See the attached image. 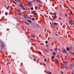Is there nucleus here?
Here are the masks:
<instances>
[{
    "instance_id": "nucleus-18",
    "label": "nucleus",
    "mask_w": 74,
    "mask_h": 74,
    "mask_svg": "<svg viewBox=\"0 0 74 74\" xmlns=\"http://www.w3.org/2000/svg\"><path fill=\"white\" fill-rule=\"evenodd\" d=\"M70 49L69 48H66V50L68 51H69L70 50Z\"/></svg>"
},
{
    "instance_id": "nucleus-9",
    "label": "nucleus",
    "mask_w": 74,
    "mask_h": 74,
    "mask_svg": "<svg viewBox=\"0 0 74 74\" xmlns=\"http://www.w3.org/2000/svg\"><path fill=\"white\" fill-rule=\"evenodd\" d=\"M27 22H29V23H32V21H31L29 19L27 20Z\"/></svg>"
},
{
    "instance_id": "nucleus-29",
    "label": "nucleus",
    "mask_w": 74,
    "mask_h": 74,
    "mask_svg": "<svg viewBox=\"0 0 74 74\" xmlns=\"http://www.w3.org/2000/svg\"><path fill=\"white\" fill-rule=\"evenodd\" d=\"M72 74H74V71H73L72 73Z\"/></svg>"
},
{
    "instance_id": "nucleus-2",
    "label": "nucleus",
    "mask_w": 74,
    "mask_h": 74,
    "mask_svg": "<svg viewBox=\"0 0 74 74\" xmlns=\"http://www.w3.org/2000/svg\"><path fill=\"white\" fill-rule=\"evenodd\" d=\"M69 69L71 70H73V65L71 64L69 66Z\"/></svg>"
},
{
    "instance_id": "nucleus-35",
    "label": "nucleus",
    "mask_w": 74,
    "mask_h": 74,
    "mask_svg": "<svg viewBox=\"0 0 74 74\" xmlns=\"http://www.w3.org/2000/svg\"><path fill=\"white\" fill-rule=\"evenodd\" d=\"M39 53H40V54H41V52H40V51H39Z\"/></svg>"
},
{
    "instance_id": "nucleus-8",
    "label": "nucleus",
    "mask_w": 74,
    "mask_h": 74,
    "mask_svg": "<svg viewBox=\"0 0 74 74\" xmlns=\"http://www.w3.org/2000/svg\"><path fill=\"white\" fill-rule=\"evenodd\" d=\"M31 37L32 38H36V36L34 35H31Z\"/></svg>"
},
{
    "instance_id": "nucleus-6",
    "label": "nucleus",
    "mask_w": 74,
    "mask_h": 74,
    "mask_svg": "<svg viewBox=\"0 0 74 74\" xmlns=\"http://www.w3.org/2000/svg\"><path fill=\"white\" fill-rule=\"evenodd\" d=\"M18 6H19V7H20L23 8H24V6H23L22 5H18Z\"/></svg>"
},
{
    "instance_id": "nucleus-16",
    "label": "nucleus",
    "mask_w": 74,
    "mask_h": 74,
    "mask_svg": "<svg viewBox=\"0 0 74 74\" xmlns=\"http://www.w3.org/2000/svg\"><path fill=\"white\" fill-rule=\"evenodd\" d=\"M64 66H66V65H63L62 66V67L63 68V69H64V68H65V67Z\"/></svg>"
},
{
    "instance_id": "nucleus-5",
    "label": "nucleus",
    "mask_w": 74,
    "mask_h": 74,
    "mask_svg": "<svg viewBox=\"0 0 74 74\" xmlns=\"http://www.w3.org/2000/svg\"><path fill=\"white\" fill-rule=\"evenodd\" d=\"M62 52L64 53H66V51L65 49H63L62 50Z\"/></svg>"
},
{
    "instance_id": "nucleus-34",
    "label": "nucleus",
    "mask_w": 74,
    "mask_h": 74,
    "mask_svg": "<svg viewBox=\"0 0 74 74\" xmlns=\"http://www.w3.org/2000/svg\"><path fill=\"white\" fill-rule=\"evenodd\" d=\"M18 12H20L21 11V10L19 9H18Z\"/></svg>"
},
{
    "instance_id": "nucleus-4",
    "label": "nucleus",
    "mask_w": 74,
    "mask_h": 74,
    "mask_svg": "<svg viewBox=\"0 0 74 74\" xmlns=\"http://www.w3.org/2000/svg\"><path fill=\"white\" fill-rule=\"evenodd\" d=\"M57 18V16H54L53 17V19H52V21H53V20H55V19H56Z\"/></svg>"
},
{
    "instance_id": "nucleus-38",
    "label": "nucleus",
    "mask_w": 74,
    "mask_h": 74,
    "mask_svg": "<svg viewBox=\"0 0 74 74\" xmlns=\"http://www.w3.org/2000/svg\"><path fill=\"white\" fill-rule=\"evenodd\" d=\"M61 73L62 74H63V71H61Z\"/></svg>"
},
{
    "instance_id": "nucleus-11",
    "label": "nucleus",
    "mask_w": 74,
    "mask_h": 74,
    "mask_svg": "<svg viewBox=\"0 0 74 74\" xmlns=\"http://www.w3.org/2000/svg\"><path fill=\"white\" fill-rule=\"evenodd\" d=\"M58 49V48H56L55 49V51H57Z\"/></svg>"
},
{
    "instance_id": "nucleus-20",
    "label": "nucleus",
    "mask_w": 74,
    "mask_h": 74,
    "mask_svg": "<svg viewBox=\"0 0 74 74\" xmlns=\"http://www.w3.org/2000/svg\"><path fill=\"white\" fill-rule=\"evenodd\" d=\"M56 62L57 63H58V60L57 59H56Z\"/></svg>"
},
{
    "instance_id": "nucleus-30",
    "label": "nucleus",
    "mask_w": 74,
    "mask_h": 74,
    "mask_svg": "<svg viewBox=\"0 0 74 74\" xmlns=\"http://www.w3.org/2000/svg\"><path fill=\"white\" fill-rule=\"evenodd\" d=\"M4 62H6V59H5L4 60Z\"/></svg>"
},
{
    "instance_id": "nucleus-1",
    "label": "nucleus",
    "mask_w": 74,
    "mask_h": 74,
    "mask_svg": "<svg viewBox=\"0 0 74 74\" xmlns=\"http://www.w3.org/2000/svg\"><path fill=\"white\" fill-rule=\"evenodd\" d=\"M0 43H1L0 46L1 48H5V45L3 42H2V40H1L0 39Z\"/></svg>"
},
{
    "instance_id": "nucleus-19",
    "label": "nucleus",
    "mask_w": 74,
    "mask_h": 74,
    "mask_svg": "<svg viewBox=\"0 0 74 74\" xmlns=\"http://www.w3.org/2000/svg\"><path fill=\"white\" fill-rule=\"evenodd\" d=\"M54 58H55V56H52V59H54Z\"/></svg>"
},
{
    "instance_id": "nucleus-41",
    "label": "nucleus",
    "mask_w": 74,
    "mask_h": 74,
    "mask_svg": "<svg viewBox=\"0 0 74 74\" xmlns=\"http://www.w3.org/2000/svg\"><path fill=\"white\" fill-rule=\"evenodd\" d=\"M72 54L74 55V53H73Z\"/></svg>"
},
{
    "instance_id": "nucleus-42",
    "label": "nucleus",
    "mask_w": 74,
    "mask_h": 74,
    "mask_svg": "<svg viewBox=\"0 0 74 74\" xmlns=\"http://www.w3.org/2000/svg\"><path fill=\"white\" fill-rule=\"evenodd\" d=\"M5 15H7V14L6 13L5 14Z\"/></svg>"
},
{
    "instance_id": "nucleus-7",
    "label": "nucleus",
    "mask_w": 74,
    "mask_h": 74,
    "mask_svg": "<svg viewBox=\"0 0 74 74\" xmlns=\"http://www.w3.org/2000/svg\"><path fill=\"white\" fill-rule=\"evenodd\" d=\"M31 4H32V3H31V2H29L27 4V5H31Z\"/></svg>"
},
{
    "instance_id": "nucleus-45",
    "label": "nucleus",
    "mask_w": 74,
    "mask_h": 74,
    "mask_svg": "<svg viewBox=\"0 0 74 74\" xmlns=\"http://www.w3.org/2000/svg\"><path fill=\"white\" fill-rule=\"evenodd\" d=\"M73 71H74V70H73Z\"/></svg>"
},
{
    "instance_id": "nucleus-17",
    "label": "nucleus",
    "mask_w": 74,
    "mask_h": 74,
    "mask_svg": "<svg viewBox=\"0 0 74 74\" xmlns=\"http://www.w3.org/2000/svg\"><path fill=\"white\" fill-rule=\"evenodd\" d=\"M25 23H26V24H27V25H29V23H27V22L25 21Z\"/></svg>"
},
{
    "instance_id": "nucleus-33",
    "label": "nucleus",
    "mask_w": 74,
    "mask_h": 74,
    "mask_svg": "<svg viewBox=\"0 0 74 74\" xmlns=\"http://www.w3.org/2000/svg\"><path fill=\"white\" fill-rule=\"evenodd\" d=\"M35 19H34V18H32V20L33 21H34Z\"/></svg>"
},
{
    "instance_id": "nucleus-28",
    "label": "nucleus",
    "mask_w": 74,
    "mask_h": 74,
    "mask_svg": "<svg viewBox=\"0 0 74 74\" xmlns=\"http://www.w3.org/2000/svg\"><path fill=\"white\" fill-rule=\"evenodd\" d=\"M30 9L31 10H33V8L32 7L30 8Z\"/></svg>"
},
{
    "instance_id": "nucleus-23",
    "label": "nucleus",
    "mask_w": 74,
    "mask_h": 74,
    "mask_svg": "<svg viewBox=\"0 0 74 74\" xmlns=\"http://www.w3.org/2000/svg\"><path fill=\"white\" fill-rule=\"evenodd\" d=\"M45 43L46 44H47V43H48V41L47 40L45 41Z\"/></svg>"
},
{
    "instance_id": "nucleus-43",
    "label": "nucleus",
    "mask_w": 74,
    "mask_h": 74,
    "mask_svg": "<svg viewBox=\"0 0 74 74\" xmlns=\"http://www.w3.org/2000/svg\"><path fill=\"white\" fill-rule=\"evenodd\" d=\"M38 60H38V59H37V61H38Z\"/></svg>"
},
{
    "instance_id": "nucleus-12",
    "label": "nucleus",
    "mask_w": 74,
    "mask_h": 74,
    "mask_svg": "<svg viewBox=\"0 0 74 74\" xmlns=\"http://www.w3.org/2000/svg\"><path fill=\"white\" fill-rule=\"evenodd\" d=\"M12 2L14 3L15 4H17V3H16V2H15L13 0Z\"/></svg>"
},
{
    "instance_id": "nucleus-10",
    "label": "nucleus",
    "mask_w": 74,
    "mask_h": 74,
    "mask_svg": "<svg viewBox=\"0 0 74 74\" xmlns=\"http://www.w3.org/2000/svg\"><path fill=\"white\" fill-rule=\"evenodd\" d=\"M53 56H55V55H56V53L55 52H53Z\"/></svg>"
},
{
    "instance_id": "nucleus-27",
    "label": "nucleus",
    "mask_w": 74,
    "mask_h": 74,
    "mask_svg": "<svg viewBox=\"0 0 74 74\" xmlns=\"http://www.w3.org/2000/svg\"><path fill=\"white\" fill-rule=\"evenodd\" d=\"M65 16H66V17H67V14H66V13H65Z\"/></svg>"
},
{
    "instance_id": "nucleus-44",
    "label": "nucleus",
    "mask_w": 74,
    "mask_h": 74,
    "mask_svg": "<svg viewBox=\"0 0 74 74\" xmlns=\"http://www.w3.org/2000/svg\"><path fill=\"white\" fill-rule=\"evenodd\" d=\"M36 14V13H35V14Z\"/></svg>"
},
{
    "instance_id": "nucleus-39",
    "label": "nucleus",
    "mask_w": 74,
    "mask_h": 74,
    "mask_svg": "<svg viewBox=\"0 0 74 74\" xmlns=\"http://www.w3.org/2000/svg\"><path fill=\"white\" fill-rule=\"evenodd\" d=\"M35 10H37V7H35Z\"/></svg>"
},
{
    "instance_id": "nucleus-40",
    "label": "nucleus",
    "mask_w": 74,
    "mask_h": 74,
    "mask_svg": "<svg viewBox=\"0 0 74 74\" xmlns=\"http://www.w3.org/2000/svg\"><path fill=\"white\" fill-rule=\"evenodd\" d=\"M6 8L7 10H8V7Z\"/></svg>"
},
{
    "instance_id": "nucleus-24",
    "label": "nucleus",
    "mask_w": 74,
    "mask_h": 74,
    "mask_svg": "<svg viewBox=\"0 0 74 74\" xmlns=\"http://www.w3.org/2000/svg\"><path fill=\"white\" fill-rule=\"evenodd\" d=\"M36 1L38 2H39V3H40V1L39 0H36Z\"/></svg>"
},
{
    "instance_id": "nucleus-32",
    "label": "nucleus",
    "mask_w": 74,
    "mask_h": 74,
    "mask_svg": "<svg viewBox=\"0 0 74 74\" xmlns=\"http://www.w3.org/2000/svg\"><path fill=\"white\" fill-rule=\"evenodd\" d=\"M23 17L24 18H26V16H25L24 15H23Z\"/></svg>"
},
{
    "instance_id": "nucleus-36",
    "label": "nucleus",
    "mask_w": 74,
    "mask_h": 74,
    "mask_svg": "<svg viewBox=\"0 0 74 74\" xmlns=\"http://www.w3.org/2000/svg\"><path fill=\"white\" fill-rule=\"evenodd\" d=\"M28 18L30 19H32V18L30 17H28Z\"/></svg>"
},
{
    "instance_id": "nucleus-14",
    "label": "nucleus",
    "mask_w": 74,
    "mask_h": 74,
    "mask_svg": "<svg viewBox=\"0 0 74 74\" xmlns=\"http://www.w3.org/2000/svg\"><path fill=\"white\" fill-rule=\"evenodd\" d=\"M18 15H22V13L20 12L18 14Z\"/></svg>"
},
{
    "instance_id": "nucleus-13",
    "label": "nucleus",
    "mask_w": 74,
    "mask_h": 74,
    "mask_svg": "<svg viewBox=\"0 0 74 74\" xmlns=\"http://www.w3.org/2000/svg\"><path fill=\"white\" fill-rule=\"evenodd\" d=\"M69 23H70V24H71V23H72V22L70 19L69 20Z\"/></svg>"
},
{
    "instance_id": "nucleus-22",
    "label": "nucleus",
    "mask_w": 74,
    "mask_h": 74,
    "mask_svg": "<svg viewBox=\"0 0 74 74\" xmlns=\"http://www.w3.org/2000/svg\"><path fill=\"white\" fill-rule=\"evenodd\" d=\"M44 61L45 62H47V59H45L44 60Z\"/></svg>"
},
{
    "instance_id": "nucleus-21",
    "label": "nucleus",
    "mask_w": 74,
    "mask_h": 74,
    "mask_svg": "<svg viewBox=\"0 0 74 74\" xmlns=\"http://www.w3.org/2000/svg\"><path fill=\"white\" fill-rule=\"evenodd\" d=\"M69 49L70 50H71V49H72V47L71 46H70V48H69Z\"/></svg>"
},
{
    "instance_id": "nucleus-3",
    "label": "nucleus",
    "mask_w": 74,
    "mask_h": 74,
    "mask_svg": "<svg viewBox=\"0 0 74 74\" xmlns=\"http://www.w3.org/2000/svg\"><path fill=\"white\" fill-rule=\"evenodd\" d=\"M53 24L55 27H56V26H57L58 25V23H57L55 22Z\"/></svg>"
},
{
    "instance_id": "nucleus-25",
    "label": "nucleus",
    "mask_w": 74,
    "mask_h": 74,
    "mask_svg": "<svg viewBox=\"0 0 74 74\" xmlns=\"http://www.w3.org/2000/svg\"><path fill=\"white\" fill-rule=\"evenodd\" d=\"M48 74H52V73L51 72H49Z\"/></svg>"
},
{
    "instance_id": "nucleus-37",
    "label": "nucleus",
    "mask_w": 74,
    "mask_h": 74,
    "mask_svg": "<svg viewBox=\"0 0 74 74\" xmlns=\"http://www.w3.org/2000/svg\"><path fill=\"white\" fill-rule=\"evenodd\" d=\"M72 13H73V12H70V13L71 14H72Z\"/></svg>"
},
{
    "instance_id": "nucleus-15",
    "label": "nucleus",
    "mask_w": 74,
    "mask_h": 74,
    "mask_svg": "<svg viewBox=\"0 0 74 74\" xmlns=\"http://www.w3.org/2000/svg\"><path fill=\"white\" fill-rule=\"evenodd\" d=\"M54 15H55V16H56V15H57V13L56 12H55L54 13Z\"/></svg>"
},
{
    "instance_id": "nucleus-31",
    "label": "nucleus",
    "mask_w": 74,
    "mask_h": 74,
    "mask_svg": "<svg viewBox=\"0 0 74 74\" xmlns=\"http://www.w3.org/2000/svg\"><path fill=\"white\" fill-rule=\"evenodd\" d=\"M66 63V62L65 61H63V63L64 64V63Z\"/></svg>"
},
{
    "instance_id": "nucleus-26",
    "label": "nucleus",
    "mask_w": 74,
    "mask_h": 74,
    "mask_svg": "<svg viewBox=\"0 0 74 74\" xmlns=\"http://www.w3.org/2000/svg\"><path fill=\"white\" fill-rule=\"evenodd\" d=\"M15 1H17V2H19V0H14Z\"/></svg>"
}]
</instances>
